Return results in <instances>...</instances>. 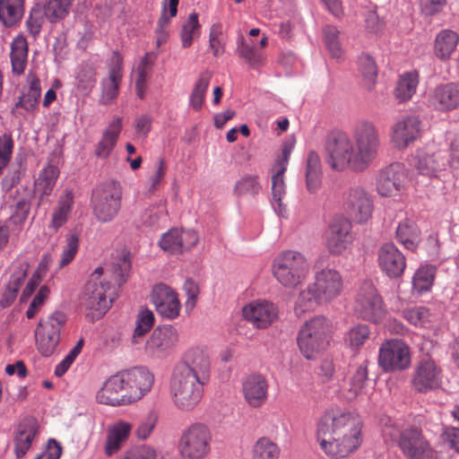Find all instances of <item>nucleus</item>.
Instances as JSON below:
<instances>
[{
	"mask_svg": "<svg viewBox=\"0 0 459 459\" xmlns=\"http://www.w3.org/2000/svg\"><path fill=\"white\" fill-rule=\"evenodd\" d=\"M421 123L419 117L404 116L391 127L390 143L397 150H405L420 136Z\"/></svg>",
	"mask_w": 459,
	"mask_h": 459,
	"instance_id": "nucleus-22",
	"label": "nucleus"
},
{
	"mask_svg": "<svg viewBox=\"0 0 459 459\" xmlns=\"http://www.w3.org/2000/svg\"><path fill=\"white\" fill-rule=\"evenodd\" d=\"M198 237L194 230L172 229L164 233L159 241L160 247L169 253H179L196 245Z\"/></svg>",
	"mask_w": 459,
	"mask_h": 459,
	"instance_id": "nucleus-31",
	"label": "nucleus"
},
{
	"mask_svg": "<svg viewBox=\"0 0 459 459\" xmlns=\"http://www.w3.org/2000/svg\"><path fill=\"white\" fill-rule=\"evenodd\" d=\"M332 325L323 316H317L306 321L300 327L297 342L301 354L307 359H314L330 343Z\"/></svg>",
	"mask_w": 459,
	"mask_h": 459,
	"instance_id": "nucleus-5",
	"label": "nucleus"
},
{
	"mask_svg": "<svg viewBox=\"0 0 459 459\" xmlns=\"http://www.w3.org/2000/svg\"><path fill=\"white\" fill-rule=\"evenodd\" d=\"M24 13V0H0V22L4 27L16 25Z\"/></svg>",
	"mask_w": 459,
	"mask_h": 459,
	"instance_id": "nucleus-39",
	"label": "nucleus"
},
{
	"mask_svg": "<svg viewBox=\"0 0 459 459\" xmlns=\"http://www.w3.org/2000/svg\"><path fill=\"white\" fill-rule=\"evenodd\" d=\"M351 221L343 216H335L324 234L325 248L332 255L342 254L352 243Z\"/></svg>",
	"mask_w": 459,
	"mask_h": 459,
	"instance_id": "nucleus-16",
	"label": "nucleus"
},
{
	"mask_svg": "<svg viewBox=\"0 0 459 459\" xmlns=\"http://www.w3.org/2000/svg\"><path fill=\"white\" fill-rule=\"evenodd\" d=\"M123 78V58L118 52H114L112 65L108 78L101 82V95L100 103L109 105L115 101L119 93V87Z\"/></svg>",
	"mask_w": 459,
	"mask_h": 459,
	"instance_id": "nucleus-28",
	"label": "nucleus"
},
{
	"mask_svg": "<svg viewBox=\"0 0 459 459\" xmlns=\"http://www.w3.org/2000/svg\"><path fill=\"white\" fill-rule=\"evenodd\" d=\"M306 256L295 250H285L277 255L272 264V272L277 281L285 288L294 289L301 284L308 273Z\"/></svg>",
	"mask_w": 459,
	"mask_h": 459,
	"instance_id": "nucleus-6",
	"label": "nucleus"
},
{
	"mask_svg": "<svg viewBox=\"0 0 459 459\" xmlns=\"http://www.w3.org/2000/svg\"><path fill=\"white\" fill-rule=\"evenodd\" d=\"M130 403L140 400L151 391L153 374L144 367H134L120 372Z\"/></svg>",
	"mask_w": 459,
	"mask_h": 459,
	"instance_id": "nucleus-21",
	"label": "nucleus"
},
{
	"mask_svg": "<svg viewBox=\"0 0 459 459\" xmlns=\"http://www.w3.org/2000/svg\"><path fill=\"white\" fill-rule=\"evenodd\" d=\"M403 317L410 324L422 327L430 321V313L425 307H414L404 309Z\"/></svg>",
	"mask_w": 459,
	"mask_h": 459,
	"instance_id": "nucleus-57",
	"label": "nucleus"
},
{
	"mask_svg": "<svg viewBox=\"0 0 459 459\" xmlns=\"http://www.w3.org/2000/svg\"><path fill=\"white\" fill-rule=\"evenodd\" d=\"M44 22L43 14L39 10H32L26 21V25L30 34L36 37L39 34Z\"/></svg>",
	"mask_w": 459,
	"mask_h": 459,
	"instance_id": "nucleus-63",
	"label": "nucleus"
},
{
	"mask_svg": "<svg viewBox=\"0 0 459 459\" xmlns=\"http://www.w3.org/2000/svg\"><path fill=\"white\" fill-rule=\"evenodd\" d=\"M377 261L382 272L389 278L401 277L406 267L405 256L393 243H385L379 248Z\"/></svg>",
	"mask_w": 459,
	"mask_h": 459,
	"instance_id": "nucleus-27",
	"label": "nucleus"
},
{
	"mask_svg": "<svg viewBox=\"0 0 459 459\" xmlns=\"http://www.w3.org/2000/svg\"><path fill=\"white\" fill-rule=\"evenodd\" d=\"M212 434L204 423L186 427L178 439V449L182 459H204L211 452Z\"/></svg>",
	"mask_w": 459,
	"mask_h": 459,
	"instance_id": "nucleus-8",
	"label": "nucleus"
},
{
	"mask_svg": "<svg viewBox=\"0 0 459 459\" xmlns=\"http://www.w3.org/2000/svg\"><path fill=\"white\" fill-rule=\"evenodd\" d=\"M316 439L327 456L347 457L361 444L360 422L351 412L328 411L317 423Z\"/></svg>",
	"mask_w": 459,
	"mask_h": 459,
	"instance_id": "nucleus-2",
	"label": "nucleus"
},
{
	"mask_svg": "<svg viewBox=\"0 0 459 459\" xmlns=\"http://www.w3.org/2000/svg\"><path fill=\"white\" fill-rule=\"evenodd\" d=\"M175 370L194 377L202 383L207 384L210 380L211 361L208 353L200 349L194 348L189 350L184 358V360L174 368Z\"/></svg>",
	"mask_w": 459,
	"mask_h": 459,
	"instance_id": "nucleus-19",
	"label": "nucleus"
},
{
	"mask_svg": "<svg viewBox=\"0 0 459 459\" xmlns=\"http://www.w3.org/2000/svg\"><path fill=\"white\" fill-rule=\"evenodd\" d=\"M459 42L458 34L448 29L440 30L435 39L434 54L440 60H448Z\"/></svg>",
	"mask_w": 459,
	"mask_h": 459,
	"instance_id": "nucleus-38",
	"label": "nucleus"
},
{
	"mask_svg": "<svg viewBox=\"0 0 459 459\" xmlns=\"http://www.w3.org/2000/svg\"><path fill=\"white\" fill-rule=\"evenodd\" d=\"M122 130V118L116 117L104 131L100 141L95 149V155L98 158H108L117 144L118 136Z\"/></svg>",
	"mask_w": 459,
	"mask_h": 459,
	"instance_id": "nucleus-36",
	"label": "nucleus"
},
{
	"mask_svg": "<svg viewBox=\"0 0 459 459\" xmlns=\"http://www.w3.org/2000/svg\"><path fill=\"white\" fill-rule=\"evenodd\" d=\"M151 301L162 318L174 320L180 315L182 305L178 294L165 283L160 282L152 287Z\"/></svg>",
	"mask_w": 459,
	"mask_h": 459,
	"instance_id": "nucleus-18",
	"label": "nucleus"
},
{
	"mask_svg": "<svg viewBox=\"0 0 459 459\" xmlns=\"http://www.w3.org/2000/svg\"><path fill=\"white\" fill-rule=\"evenodd\" d=\"M436 274V267L425 265L419 268L412 279V288L418 293L428 291L432 284Z\"/></svg>",
	"mask_w": 459,
	"mask_h": 459,
	"instance_id": "nucleus-49",
	"label": "nucleus"
},
{
	"mask_svg": "<svg viewBox=\"0 0 459 459\" xmlns=\"http://www.w3.org/2000/svg\"><path fill=\"white\" fill-rule=\"evenodd\" d=\"M183 290L186 295L185 307L186 310L191 311L196 305L197 299L200 293V288L194 280L188 278L186 280L183 285Z\"/></svg>",
	"mask_w": 459,
	"mask_h": 459,
	"instance_id": "nucleus-60",
	"label": "nucleus"
},
{
	"mask_svg": "<svg viewBox=\"0 0 459 459\" xmlns=\"http://www.w3.org/2000/svg\"><path fill=\"white\" fill-rule=\"evenodd\" d=\"M429 105L438 111H449L459 107V83L437 86L429 94Z\"/></svg>",
	"mask_w": 459,
	"mask_h": 459,
	"instance_id": "nucleus-30",
	"label": "nucleus"
},
{
	"mask_svg": "<svg viewBox=\"0 0 459 459\" xmlns=\"http://www.w3.org/2000/svg\"><path fill=\"white\" fill-rule=\"evenodd\" d=\"M212 79V74L208 71L203 72L195 86L189 98L190 106L196 111L202 108L205 93Z\"/></svg>",
	"mask_w": 459,
	"mask_h": 459,
	"instance_id": "nucleus-48",
	"label": "nucleus"
},
{
	"mask_svg": "<svg viewBox=\"0 0 459 459\" xmlns=\"http://www.w3.org/2000/svg\"><path fill=\"white\" fill-rule=\"evenodd\" d=\"M28 42L23 35L16 36L11 43L10 59L12 73L21 75L24 73L28 61Z\"/></svg>",
	"mask_w": 459,
	"mask_h": 459,
	"instance_id": "nucleus-37",
	"label": "nucleus"
},
{
	"mask_svg": "<svg viewBox=\"0 0 459 459\" xmlns=\"http://www.w3.org/2000/svg\"><path fill=\"white\" fill-rule=\"evenodd\" d=\"M154 315L148 308L141 309L137 315L136 325L133 335V342L137 343L138 338L145 335L154 325Z\"/></svg>",
	"mask_w": 459,
	"mask_h": 459,
	"instance_id": "nucleus-54",
	"label": "nucleus"
},
{
	"mask_svg": "<svg viewBox=\"0 0 459 459\" xmlns=\"http://www.w3.org/2000/svg\"><path fill=\"white\" fill-rule=\"evenodd\" d=\"M368 375V361H364L357 368L351 379L350 387L343 394L347 400H354L367 394Z\"/></svg>",
	"mask_w": 459,
	"mask_h": 459,
	"instance_id": "nucleus-41",
	"label": "nucleus"
},
{
	"mask_svg": "<svg viewBox=\"0 0 459 459\" xmlns=\"http://www.w3.org/2000/svg\"><path fill=\"white\" fill-rule=\"evenodd\" d=\"M421 12L427 16L439 13L446 4V0H419Z\"/></svg>",
	"mask_w": 459,
	"mask_h": 459,
	"instance_id": "nucleus-64",
	"label": "nucleus"
},
{
	"mask_svg": "<svg viewBox=\"0 0 459 459\" xmlns=\"http://www.w3.org/2000/svg\"><path fill=\"white\" fill-rule=\"evenodd\" d=\"M59 176V170L55 165H48L39 174L35 182V192L42 196H48L56 185Z\"/></svg>",
	"mask_w": 459,
	"mask_h": 459,
	"instance_id": "nucleus-45",
	"label": "nucleus"
},
{
	"mask_svg": "<svg viewBox=\"0 0 459 459\" xmlns=\"http://www.w3.org/2000/svg\"><path fill=\"white\" fill-rule=\"evenodd\" d=\"M354 310L364 320L377 324L385 316L382 297L370 281L364 282L356 295Z\"/></svg>",
	"mask_w": 459,
	"mask_h": 459,
	"instance_id": "nucleus-11",
	"label": "nucleus"
},
{
	"mask_svg": "<svg viewBox=\"0 0 459 459\" xmlns=\"http://www.w3.org/2000/svg\"><path fill=\"white\" fill-rule=\"evenodd\" d=\"M414 160L415 168L422 175L437 177L438 173L446 169V159L443 152L429 153L418 151Z\"/></svg>",
	"mask_w": 459,
	"mask_h": 459,
	"instance_id": "nucleus-33",
	"label": "nucleus"
},
{
	"mask_svg": "<svg viewBox=\"0 0 459 459\" xmlns=\"http://www.w3.org/2000/svg\"><path fill=\"white\" fill-rule=\"evenodd\" d=\"M66 320V315L61 311H55L39 320L35 329V340L37 349L43 356L48 357L54 353Z\"/></svg>",
	"mask_w": 459,
	"mask_h": 459,
	"instance_id": "nucleus-10",
	"label": "nucleus"
},
{
	"mask_svg": "<svg viewBox=\"0 0 459 459\" xmlns=\"http://www.w3.org/2000/svg\"><path fill=\"white\" fill-rule=\"evenodd\" d=\"M370 330L366 325H358L351 328L345 334L344 340L352 350H359L369 338Z\"/></svg>",
	"mask_w": 459,
	"mask_h": 459,
	"instance_id": "nucleus-53",
	"label": "nucleus"
},
{
	"mask_svg": "<svg viewBox=\"0 0 459 459\" xmlns=\"http://www.w3.org/2000/svg\"><path fill=\"white\" fill-rule=\"evenodd\" d=\"M74 206V195L72 190H65L59 196L51 212V219L48 229L57 232L59 229L66 224Z\"/></svg>",
	"mask_w": 459,
	"mask_h": 459,
	"instance_id": "nucleus-34",
	"label": "nucleus"
},
{
	"mask_svg": "<svg viewBox=\"0 0 459 459\" xmlns=\"http://www.w3.org/2000/svg\"><path fill=\"white\" fill-rule=\"evenodd\" d=\"M398 446L407 459H433L435 450L421 429L408 427L400 432Z\"/></svg>",
	"mask_w": 459,
	"mask_h": 459,
	"instance_id": "nucleus-13",
	"label": "nucleus"
},
{
	"mask_svg": "<svg viewBox=\"0 0 459 459\" xmlns=\"http://www.w3.org/2000/svg\"><path fill=\"white\" fill-rule=\"evenodd\" d=\"M205 385L173 369L169 380V394L175 407L184 412L192 411L200 403Z\"/></svg>",
	"mask_w": 459,
	"mask_h": 459,
	"instance_id": "nucleus-7",
	"label": "nucleus"
},
{
	"mask_svg": "<svg viewBox=\"0 0 459 459\" xmlns=\"http://www.w3.org/2000/svg\"><path fill=\"white\" fill-rule=\"evenodd\" d=\"M293 150V143H284L281 146V154L272 168V204L274 211L281 216H284L287 209L282 199L286 195L284 173L287 170L288 162Z\"/></svg>",
	"mask_w": 459,
	"mask_h": 459,
	"instance_id": "nucleus-14",
	"label": "nucleus"
},
{
	"mask_svg": "<svg viewBox=\"0 0 459 459\" xmlns=\"http://www.w3.org/2000/svg\"><path fill=\"white\" fill-rule=\"evenodd\" d=\"M380 144L377 126L371 121L362 120L354 126L351 137L341 132L328 137L326 161L337 171L362 172L376 160Z\"/></svg>",
	"mask_w": 459,
	"mask_h": 459,
	"instance_id": "nucleus-1",
	"label": "nucleus"
},
{
	"mask_svg": "<svg viewBox=\"0 0 459 459\" xmlns=\"http://www.w3.org/2000/svg\"><path fill=\"white\" fill-rule=\"evenodd\" d=\"M178 342V330L170 325L157 327L146 342L145 349L152 356H167Z\"/></svg>",
	"mask_w": 459,
	"mask_h": 459,
	"instance_id": "nucleus-25",
	"label": "nucleus"
},
{
	"mask_svg": "<svg viewBox=\"0 0 459 459\" xmlns=\"http://www.w3.org/2000/svg\"><path fill=\"white\" fill-rule=\"evenodd\" d=\"M261 188L258 176L245 174L236 181L232 193L237 198H252L259 194Z\"/></svg>",
	"mask_w": 459,
	"mask_h": 459,
	"instance_id": "nucleus-42",
	"label": "nucleus"
},
{
	"mask_svg": "<svg viewBox=\"0 0 459 459\" xmlns=\"http://www.w3.org/2000/svg\"><path fill=\"white\" fill-rule=\"evenodd\" d=\"M237 53L252 68L263 65L265 60L264 53L257 50L255 47L247 44L242 36L238 40Z\"/></svg>",
	"mask_w": 459,
	"mask_h": 459,
	"instance_id": "nucleus-47",
	"label": "nucleus"
},
{
	"mask_svg": "<svg viewBox=\"0 0 459 459\" xmlns=\"http://www.w3.org/2000/svg\"><path fill=\"white\" fill-rule=\"evenodd\" d=\"M73 0H48L44 7V14L50 22L65 18Z\"/></svg>",
	"mask_w": 459,
	"mask_h": 459,
	"instance_id": "nucleus-51",
	"label": "nucleus"
},
{
	"mask_svg": "<svg viewBox=\"0 0 459 459\" xmlns=\"http://www.w3.org/2000/svg\"><path fill=\"white\" fill-rule=\"evenodd\" d=\"M13 147L14 142L10 134L0 135V175L3 174L12 159Z\"/></svg>",
	"mask_w": 459,
	"mask_h": 459,
	"instance_id": "nucleus-58",
	"label": "nucleus"
},
{
	"mask_svg": "<svg viewBox=\"0 0 459 459\" xmlns=\"http://www.w3.org/2000/svg\"><path fill=\"white\" fill-rule=\"evenodd\" d=\"M280 446L270 437H259L251 449V459H279Z\"/></svg>",
	"mask_w": 459,
	"mask_h": 459,
	"instance_id": "nucleus-44",
	"label": "nucleus"
},
{
	"mask_svg": "<svg viewBox=\"0 0 459 459\" xmlns=\"http://www.w3.org/2000/svg\"><path fill=\"white\" fill-rule=\"evenodd\" d=\"M79 249V237L76 233H70L66 237V243L61 254L58 264L59 268L68 265L75 257Z\"/></svg>",
	"mask_w": 459,
	"mask_h": 459,
	"instance_id": "nucleus-56",
	"label": "nucleus"
},
{
	"mask_svg": "<svg viewBox=\"0 0 459 459\" xmlns=\"http://www.w3.org/2000/svg\"><path fill=\"white\" fill-rule=\"evenodd\" d=\"M200 27L198 14L196 13H190L187 20L182 25L180 31V39L183 48H189L193 44L194 38L199 34Z\"/></svg>",
	"mask_w": 459,
	"mask_h": 459,
	"instance_id": "nucleus-52",
	"label": "nucleus"
},
{
	"mask_svg": "<svg viewBox=\"0 0 459 459\" xmlns=\"http://www.w3.org/2000/svg\"><path fill=\"white\" fill-rule=\"evenodd\" d=\"M38 433L39 423L35 418L27 417L20 422L13 437L14 454L18 458L29 451Z\"/></svg>",
	"mask_w": 459,
	"mask_h": 459,
	"instance_id": "nucleus-32",
	"label": "nucleus"
},
{
	"mask_svg": "<svg viewBox=\"0 0 459 459\" xmlns=\"http://www.w3.org/2000/svg\"><path fill=\"white\" fill-rule=\"evenodd\" d=\"M322 184V168L319 155L309 152L307 159L306 186L309 193L317 192Z\"/></svg>",
	"mask_w": 459,
	"mask_h": 459,
	"instance_id": "nucleus-40",
	"label": "nucleus"
},
{
	"mask_svg": "<svg viewBox=\"0 0 459 459\" xmlns=\"http://www.w3.org/2000/svg\"><path fill=\"white\" fill-rule=\"evenodd\" d=\"M325 44L333 58L341 59L343 56V50L340 42V31L335 26L326 25L324 30Z\"/></svg>",
	"mask_w": 459,
	"mask_h": 459,
	"instance_id": "nucleus-50",
	"label": "nucleus"
},
{
	"mask_svg": "<svg viewBox=\"0 0 459 459\" xmlns=\"http://www.w3.org/2000/svg\"><path fill=\"white\" fill-rule=\"evenodd\" d=\"M157 415L152 412L148 413L145 417H143L140 420L135 429V435L137 438L142 440L147 439L153 431L157 423Z\"/></svg>",
	"mask_w": 459,
	"mask_h": 459,
	"instance_id": "nucleus-59",
	"label": "nucleus"
},
{
	"mask_svg": "<svg viewBox=\"0 0 459 459\" xmlns=\"http://www.w3.org/2000/svg\"><path fill=\"white\" fill-rule=\"evenodd\" d=\"M408 182V173L402 163H392L381 169L377 178V191L385 197L402 194Z\"/></svg>",
	"mask_w": 459,
	"mask_h": 459,
	"instance_id": "nucleus-17",
	"label": "nucleus"
},
{
	"mask_svg": "<svg viewBox=\"0 0 459 459\" xmlns=\"http://www.w3.org/2000/svg\"><path fill=\"white\" fill-rule=\"evenodd\" d=\"M411 385L420 393L438 388L441 385V369L434 360L430 359H421L415 368Z\"/></svg>",
	"mask_w": 459,
	"mask_h": 459,
	"instance_id": "nucleus-26",
	"label": "nucleus"
},
{
	"mask_svg": "<svg viewBox=\"0 0 459 459\" xmlns=\"http://www.w3.org/2000/svg\"><path fill=\"white\" fill-rule=\"evenodd\" d=\"M396 238L404 247L415 250L420 242V230L414 221L405 219L397 227Z\"/></svg>",
	"mask_w": 459,
	"mask_h": 459,
	"instance_id": "nucleus-43",
	"label": "nucleus"
},
{
	"mask_svg": "<svg viewBox=\"0 0 459 459\" xmlns=\"http://www.w3.org/2000/svg\"><path fill=\"white\" fill-rule=\"evenodd\" d=\"M318 260L316 264L314 282L307 285L298 298L295 306L296 314L300 316L307 311L314 310L319 305H325L337 299L343 289L342 277L333 268H322Z\"/></svg>",
	"mask_w": 459,
	"mask_h": 459,
	"instance_id": "nucleus-4",
	"label": "nucleus"
},
{
	"mask_svg": "<svg viewBox=\"0 0 459 459\" xmlns=\"http://www.w3.org/2000/svg\"><path fill=\"white\" fill-rule=\"evenodd\" d=\"M269 381L261 373H252L241 382V394L245 403L251 409L264 407L269 398Z\"/></svg>",
	"mask_w": 459,
	"mask_h": 459,
	"instance_id": "nucleus-20",
	"label": "nucleus"
},
{
	"mask_svg": "<svg viewBox=\"0 0 459 459\" xmlns=\"http://www.w3.org/2000/svg\"><path fill=\"white\" fill-rule=\"evenodd\" d=\"M41 98V86L39 77L32 73L27 75V86L18 97L11 114L16 117L23 116L22 111L28 114H35L39 108V103Z\"/></svg>",
	"mask_w": 459,
	"mask_h": 459,
	"instance_id": "nucleus-24",
	"label": "nucleus"
},
{
	"mask_svg": "<svg viewBox=\"0 0 459 459\" xmlns=\"http://www.w3.org/2000/svg\"><path fill=\"white\" fill-rule=\"evenodd\" d=\"M165 215V209L162 206L151 207L146 209L142 216L141 221L147 226H153L159 222L161 217Z\"/></svg>",
	"mask_w": 459,
	"mask_h": 459,
	"instance_id": "nucleus-62",
	"label": "nucleus"
},
{
	"mask_svg": "<svg viewBox=\"0 0 459 459\" xmlns=\"http://www.w3.org/2000/svg\"><path fill=\"white\" fill-rule=\"evenodd\" d=\"M378 364L385 372L400 371L409 368V346L400 339L385 342L379 348Z\"/></svg>",
	"mask_w": 459,
	"mask_h": 459,
	"instance_id": "nucleus-15",
	"label": "nucleus"
},
{
	"mask_svg": "<svg viewBox=\"0 0 459 459\" xmlns=\"http://www.w3.org/2000/svg\"><path fill=\"white\" fill-rule=\"evenodd\" d=\"M359 71L362 76L372 81L377 74L375 60L368 55H362L359 59Z\"/></svg>",
	"mask_w": 459,
	"mask_h": 459,
	"instance_id": "nucleus-61",
	"label": "nucleus"
},
{
	"mask_svg": "<svg viewBox=\"0 0 459 459\" xmlns=\"http://www.w3.org/2000/svg\"><path fill=\"white\" fill-rule=\"evenodd\" d=\"M279 310L275 304L265 300H253L242 307L244 319L256 329H266L278 318Z\"/></svg>",
	"mask_w": 459,
	"mask_h": 459,
	"instance_id": "nucleus-23",
	"label": "nucleus"
},
{
	"mask_svg": "<svg viewBox=\"0 0 459 459\" xmlns=\"http://www.w3.org/2000/svg\"><path fill=\"white\" fill-rule=\"evenodd\" d=\"M132 430V424L119 420L110 426L108 429L105 453L111 456L117 453L122 445L126 441Z\"/></svg>",
	"mask_w": 459,
	"mask_h": 459,
	"instance_id": "nucleus-35",
	"label": "nucleus"
},
{
	"mask_svg": "<svg viewBox=\"0 0 459 459\" xmlns=\"http://www.w3.org/2000/svg\"><path fill=\"white\" fill-rule=\"evenodd\" d=\"M130 271V264L126 259L114 264L111 269L98 267L91 274L82 299V304L91 319H99L109 309L113 298L108 294L111 283L108 278L112 277L114 282L120 286L126 281Z\"/></svg>",
	"mask_w": 459,
	"mask_h": 459,
	"instance_id": "nucleus-3",
	"label": "nucleus"
},
{
	"mask_svg": "<svg viewBox=\"0 0 459 459\" xmlns=\"http://www.w3.org/2000/svg\"><path fill=\"white\" fill-rule=\"evenodd\" d=\"M76 85L84 94H88L94 87L96 82V72L90 65H82L80 67L76 75Z\"/></svg>",
	"mask_w": 459,
	"mask_h": 459,
	"instance_id": "nucleus-55",
	"label": "nucleus"
},
{
	"mask_svg": "<svg viewBox=\"0 0 459 459\" xmlns=\"http://www.w3.org/2000/svg\"><path fill=\"white\" fill-rule=\"evenodd\" d=\"M96 399L100 403L112 406L130 403L120 372L110 377L104 383L97 393Z\"/></svg>",
	"mask_w": 459,
	"mask_h": 459,
	"instance_id": "nucleus-29",
	"label": "nucleus"
},
{
	"mask_svg": "<svg viewBox=\"0 0 459 459\" xmlns=\"http://www.w3.org/2000/svg\"><path fill=\"white\" fill-rule=\"evenodd\" d=\"M370 194L360 186L349 187L342 194V208L349 220L362 224L368 221L373 212Z\"/></svg>",
	"mask_w": 459,
	"mask_h": 459,
	"instance_id": "nucleus-12",
	"label": "nucleus"
},
{
	"mask_svg": "<svg viewBox=\"0 0 459 459\" xmlns=\"http://www.w3.org/2000/svg\"><path fill=\"white\" fill-rule=\"evenodd\" d=\"M419 83L418 74L415 72L406 73L401 76L394 90L395 99L399 102L409 100L416 92Z\"/></svg>",
	"mask_w": 459,
	"mask_h": 459,
	"instance_id": "nucleus-46",
	"label": "nucleus"
},
{
	"mask_svg": "<svg viewBox=\"0 0 459 459\" xmlns=\"http://www.w3.org/2000/svg\"><path fill=\"white\" fill-rule=\"evenodd\" d=\"M122 189L118 183L108 181L98 186L92 192L93 214L99 221H111L121 208Z\"/></svg>",
	"mask_w": 459,
	"mask_h": 459,
	"instance_id": "nucleus-9",
	"label": "nucleus"
}]
</instances>
